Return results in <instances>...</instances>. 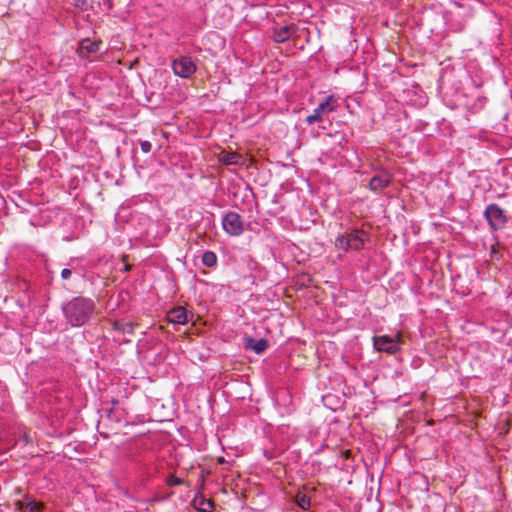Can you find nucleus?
<instances>
[{
	"mask_svg": "<svg viewBox=\"0 0 512 512\" xmlns=\"http://www.w3.org/2000/svg\"><path fill=\"white\" fill-rule=\"evenodd\" d=\"M62 311L70 326L80 327L90 320L95 312V303L90 298L76 296L63 303Z\"/></svg>",
	"mask_w": 512,
	"mask_h": 512,
	"instance_id": "f257e3e1",
	"label": "nucleus"
},
{
	"mask_svg": "<svg viewBox=\"0 0 512 512\" xmlns=\"http://www.w3.org/2000/svg\"><path fill=\"white\" fill-rule=\"evenodd\" d=\"M484 217L492 230H500L504 228L505 224L508 222V217L505 214V211L499 205L494 203L489 204L486 207Z\"/></svg>",
	"mask_w": 512,
	"mask_h": 512,
	"instance_id": "f03ea898",
	"label": "nucleus"
},
{
	"mask_svg": "<svg viewBox=\"0 0 512 512\" xmlns=\"http://www.w3.org/2000/svg\"><path fill=\"white\" fill-rule=\"evenodd\" d=\"M337 100L333 95L326 98L325 101L321 102L314 110L313 113L306 118L307 124L311 125L315 122L323 120L324 116L333 112L337 109Z\"/></svg>",
	"mask_w": 512,
	"mask_h": 512,
	"instance_id": "7ed1b4c3",
	"label": "nucleus"
},
{
	"mask_svg": "<svg viewBox=\"0 0 512 512\" xmlns=\"http://www.w3.org/2000/svg\"><path fill=\"white\" fill-rule=\"evenodd\" d=\"M172 69L176 76L189 78L196 72V64L189 56H180L172 62Z\"/></svg>",
	"mask_w": 512,
	"mask_h": 512,
	"instance_id": "20e7f679",
	"label": "nucleus"
},
{
	"mask_svg": "<svg viewBox=\"0 0 512 512\" xmlns=\"http://www.w3.org/2000/svg\"><path fill=\"white\" fill-rule=\"evenodd\" d=\"M374 346L381 352L395 354L399 350V340L398 338L382 335L374 338Z\"/></svg>",
	"mask_w": 512,
	"mask_h": 512,
	"instance_id": "39448f33",
	"label": "nucleus"
},
{
	"mask_svg": "<svg viewBox=\"0 0 512 512\" xmlns=\"http://www.w3.org/2000/svg\"><path fill=\"white\" fill-rule=\"evenodd\" d=\"M244 230L243 222L239 214L235 212L226 213V233L232 236L240 235Z\"/></svg>",
	"mask_w": 512,
	"mask_h": 512,
	"instance_id": "423d86ee",
	"label": "nucleus"
},
{
	"mask_svg": "<svg viewBox=\"0 0 512 512\" xmlns=\"http://www.w3.org/2000/svg\"><path fill=\"white\" fill-rule=\"evenodd\" d=\"M393 176L385 169H381L380 174L375 175L369 182V187L372 191H381L392 182Z\"/></svg>",
	"mask_w": 512,
	"mask_h": 512,
	"instance_id": "0eeeda50",
	"label": "nucleus"
},
{
	"mask_svg": "<svg viewBox=\"0 0 512 512\" xmlns=\"http://www.w3.org/2000/svg\"><path fill=\"white\" fill-rule=\"evenodd\" d=\"M348 235V241H349V249L353 250H360L365 241H367L368 236L364 231L361 230H353Z\"/></svg>",
	"mask_w": 512,
	"mask_h": 512,
	"instance_id": "6e6552de",
	"label": "nucleus"
},
{
	"mask_svg": "<svg viewBox=\"0 0 512 512\" xmlns=\"http://www.w3.org/2000/svg\"><path fill=\"white\" fill-rule=\"evenodd\" d=\"M244 347L253 350L256 354H262L268 347V341L264 338L254 340L252 337H246Z\"/></svg>",
	"mask_w": 512,
	"mask_h": 512,
	"instance_id": "1a4fd4ad",
	"label": "nucleus"
},
{
	"mask_svg": "<svg viewBox=\"0 0 512 512\" xmlns=\"http://www.w3.org/2000/svg\"><path fill=\"white\" fill-rule=\"evenodd\" d=\"M297 27L295 25H288L275 30L273 38L277 43H283L287 41L291 36L296 34Z\"/></svg>",
	"mask_w": 512,
	"mask_h": 512,
	"instance_id": "9d476101",
	"label": "nucleus"
},
{
	"mask_svg": "<svg viewBox=\"0 0 512 512\" xmlns=\"http://www.w3.org/2000/svg\"><path fill=\"white\" fill-rule=\"evenodd\" d=\"M168 319L174 324H185L188 321L187 311L183 307L174 308L168 313Z\"/></svg>",
	"mask_w": 512,
	"mask_h": 512,
	"instance_id": "9b49d317",
	"label": "nucleus"
},
{
	"mask_svg": "<svg viewBox=\"0 0 512 512\" xmlns=\"http://www.w3.org/2000/svg\"><path fill=\"white\" fill-rule=\"evenodd\" d=\"M19 509L22 512H42L43 504L35 500H27L26 502H18Z\"/></svg>",
	"mask_w": 512,
	"mask_h": 512,
	"instance_id": "f8f14e48",
	"label": "nucleus"
},
{
	"mask_svg": "<svg viewBox=\"0 0 512 512\" xmlns=\"http://www.w3.org/2000/svg\"><path fill=\"white\" fill-rule=\"evenodd\" d=\"M244 163V157L238 152L226 150V166L227 165H241Z\"/></svg>",
	"mask_w": 512,
	"mask_h": 512,
	"instance_id": "ddd939ff",
	"label": "nucleus"
},
{
	"mask_svg": "<svg viewBox=\"0 0 512 512\" xmlns=\"http://www.w3.org/2000/svg\"><path fill=\"white\" fill-rule=\"evenodd\" d=\"M113 329L115 331L121 332V333H133L134 330V323L132 322H121V321H115L113 323Z\"/></svg>",
	"mask_w": 512,
	"mask_h": 512,
	"instance_id": "4468645a",
	"label": "nucleus"
},
{
	"mask_svg": "<svg viewBox=\"0 0 512 512\" xmlns=\"http://www.w3.org/2000/svg\"><path fill=\"white\" fill-rule=\"evenodd\" d=\"M79 50L80 54L85 56L84 51H86L87 54L97 52L98 44L96 42H91L90 40L85 39L81 42Z\"/></svg>",
	"mask_w": 512,
	"mask_h": 512,
	"instance_id": "2eb2a0df",
	"label": "nucleus"
},
{
	"mask_svg": "<svg viewBox=\"0 0 512 512\" xmlns=\"http://www.w3.org/2000/svg\"><path fill=\"white\" fill-rule=\"evenodd\" d=\"M334 244L338 250H341L343 252H347L348 250H350L347 233L338 235L335 239Z\"/></svg>",
	"mask_w": 512,
	"mask_h": 512,
	"instance_id": "dca6fc26",
	"label": "nucleus"
},
{
	"mask_svg": "<svg viewBox=\"0 0 512 512\" xmlns=\"http://www.w3.org/2000/svg\"><path fill=\"white\" fill-rule=\"evenodd\" d=\"M217 257L213 252L207 251L202 256V262L207 267H212L216 264Z\"/></svg>",
	"mask_w": 512,
	"mask_h": 512,
	"instance_id": "f3484780",
	"label": "nucleus"
},
{
	"mask_svg": "<svg viewBox=\"0 0 512 512\" xmlns=\"http://www.w3.org/2000/svg\"><path fill=\"white\" fill-rule=\"evenodd\" d=\"M297 505L306 510V509H309L310 505H311V501H310V498L305 495V494H301V495H298L297 496Z\"/></svg>",
	"mask_w": 512,
	"mask_h": 512,
	"instance_id": "a211bd4d",
	"label": "nucleus"
},
{
	"mask_svg": "<svg viewBox=\"0 0 512 512\" xmlns=\"http://www.w3.org/2000/svg\"><path fill=\"white\" fill-rule=\"evenodd\" d=\"M183 480L177 476H174V475H170L167 477V480H166V483L169 485V486H178L180 484H182Z\"/></svg>",
	"mask_w": 512,
	"mask_h": 512,
	"instance_id": "6ab92c4d",
	"label": "nucleus"
},
{
	"mask_svg": "<svg viewBox=\"0 0 512 512\" xmlns=\"http://www.w3.org/2000/svg\"><path fill=\"white\" fill-rule=\"evenodd\" d=\"M140 147L143 153H149L152 149V144L147 140H143L140 141Z\"/></svg>",
	"mask_w": 512,
	"mask_h": 512,
	"instance_id": "aec40b11",
	"label": "nucleus"
},
{
	"mask_svg": "<svg viewBox=\"0 0 512 512\" xmlns=\"http://www.w3.org/2000/svg\"><path fill=\"white\" fill-rule=\"evenodd\" d=\"M212 508L213 504L210 501H203L198 509L203 512H211Z\"/></svg>",
	"mask_w": 512,
	"mask_h": 512,
	"instance_id": "412c9836",
	"label": "nucleus"
},
{
	"mask_svg": "<svg viewBox=\"0 0 512 512\" xmlns=\"http://www.w3.org/2000/svg\"><path fill=\"white\" fill-rule=\"evenodd\" d=\"M72 274V271L68 268H64L62 271H61V278L63 280H68L70 278Z\"/></svg>",
	"mask_w": 512,
	"mask_h": 512,
	"instance_id": "4be33fe9",
	"label": "nucleus"
},
{
	"mask_svg": "<svg viewBox=\"0 0 512 512\" xmlns=\"http://www.w3.org/2000/svg\"><path fill=\"white\" fill-rule=\"evenodd\" d=\"M229 450H231V452H232V454H233L234 456H236V457H238V456H239V450H238V448H232V447H230V448H229Z\"/></svg>",
	"mask_w": 512,
	"mask_h": 512,
	"instance_id": "5701e85b",
	"label": "nucleus"
},
{
	"mask_svg": "<svg viewBox=\"0 0 512 512\" xmlns=\"http://www.w3.org/2000/svg\"><path fill=\"white\" fill-rule=\"evenodd\" d=\"M218 462H219V463H224V457L220 456V457L218 458Z\"/></svg>",
	"mask_w": 512,
	"mask_h": 512,
	"instance_id": "b1692460",
	"label": "nucleus"
},
{
	"mask_svg": "<svg viewBox=\"0 0 512 512\" xmlns=\"http://www.w3.org/2000/svg\"><path fill=\"white\" fill-rule=\"evenodd\" d=\"M221 223H222V226L224 227V223H225L224 216H222V218H221Z\"/></svg>",
	"mask_w": 512,
	"mask_h": 512,
	"instance_id": "393cba45",
	"label": "nucleus"
}]
</instances>
